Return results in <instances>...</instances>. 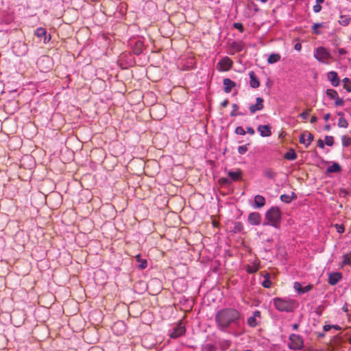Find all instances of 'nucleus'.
Wrapping results in <instances>:
<instances>
[{
  "label": "nucleus",
  "instance_id": "26",
  "mask_svg": "<svg viewBox=\"0 0 351 351\" xmlns=\"http://www.w3.org/2000/svg\"><path fill=\"white\" fill-rule=\"evenodd\" d=\"M350 22V17L348 15H341L339 23L343 26H347Z\"/></svg>",
  "mask_w": 351,
  "mask_h": 351
},
{
  "label": "nucleus",
  "instance_id": "14",
  "mask_svg": "<svg viewBox=\"0 0 351 351\" xmlns=\"http://www.w3.org/2000/svg\"><path fill=\"white\" fill-rule=\"evenodd\" d=\"M258 131L263 137H267L271 135V127L269 125H260Z\"/></svg>",
  "mask_w": 351,
  "mask_h": 351
},
{
  "label": "nucleus",
  "instance_id": "29",
  "mask_svg": "<svg viewBox=\"0 0 351 351\" xmlns=\"http://www.w3.org/2000/svg\"><path fill=\"white\" fill-rule=\"evenodd\" d=\"M342 145L345 147L351 145V137L344 135L341 137Z\"/></svg>",
  "mask_w": 351,
  "mask_h": 351
},
{
  "label": "nucleus",
  "instance_id": "37",
  "mask_svg": "<svg viewBox=\"0 0 351 351\" xmlns=\"http://www.w3.org/2000/svg\"><path fill=\"white\" fill-rule=\"evenodd\" d=\"M334 143L333 137L331 136H325V144L328 146H332Z\"/></svg>",
  "mask_w": 351,
  "mask_h": 351
},
{
  "label": "nucleus",
  "instance_id": "64",
  "mask_svg": "<svg viewBox=\"0 0 351 351\" xmlns=\"http://www.w3.org/2000/svg\"><path fill=\"white\" fill-rule=\"evenodd\" d=\"M349 343H351V337L349 338Z\"/></svg>",
  "mask_w": 351,
  "mask_h": 351
},
{
  "label": "nucleus",
  "instance_id": "52",
  "mask_svg": "<svg viewBox=\"0 0 351 351\" xmlns=\"http://www.w3.org/2000/svg\"><path fill=\"white\" fill-rule=\"evenodd\" d=\"M294 49H295V50H296L298 51H300L301 50V49H302L301 43H298L295 44Z\"/></svg>",
  "mask_w": 351,
  "mask_h": 351
},
{
  "label": "nucleus",
  "instance_id": "6",
  "mask_svg": "<svg viewBox=\"0 0 351 351\" xmlns=\"http://www.w3.org/2000/svg\"><path fill=\"white\" fill-rule=\"evenodd\" d=\"M232 60L225 56L217 64V69L220 72L228 71L232 68Z\"/></svg>",
  "mask_w": 351,
  "mask_h": 351
},
{
  "label": "nucleus",
  "instance_id": "4",
  "mask_svg": "<svg viewBox=\"0 0 351 351\" xmlns=\"http://www.w3.org/2000/svg\"><path fill=\"white\" fill-rule=\"evenodd\" d=\"M313 56L317 61L326 64H329L328 60L331 58L329 51L324 47H319L315 49Z\"/></svg>",
  "mask_w": 351,
  "mask_h": 351
},
{
  "label": "nucleus",
  "instance_id": "49",
  "mask_svg": "<svg viewBox=\"0 0 351 351\" xmlns=\"http://www.w3.org/2000/svg\"><path fill=\"white\" fill-rule=\"evenodd\" d=\"M313 11L315 12V13H317L319 12H320L321 9H322V7L319 4H316L313 6Z\"/></svg>",
  "mask_w": 351,
  "mask_h": 351
},
{
  "label": "nucleus",
  "instance_id": "30",
  "mask_svg": "<svg viewBox=\"0 0 351 351\" xmlns=\"http://www.w3.org/2000/svg\"><path fill=\"white\" fill-rule=\"evenodd\" d=\"M343 88L349 93L351 92V80L346 77L343 80Z\"/></svg>",
  "mask_w": 351,
  "mask_h": 351
},
{
  "label": "nucleus",
  "instance_id": "15",
  "mask_svg": "<svg viewBox=\"0 0 351 351\" xmlns=\"http://www.w3.org/2000/svg\"><path fill=\"white\" fill-rule=\"evenodd\" d=\"M250 86L253 88H256L260 86V82L258 78L256 77L254 71H250Z\"/></svg>",
  "mask_w": 351,
  "mask_h": 351
},
{
  "label": "nucleus",
  "instance_id": "56",
  "mask_svg": "<svg viewBox=\"0 0 351 351\" xmlns=\"http://www.w3.org/2000/svg\"><path fill=\"white\" fill-rule=\"evenodd\" d=\"M317 121V117H315V116H313V117H311V123H315Z\"/></svg>",
  "mask_w": 351,
  "mask_h": 351
},
{
  "label": "nucleus",
  "instance_id": "35",
  "mask_svg": "<svg viewBox=\"0 0 351 351\" xmlns=\"http://www.w3.org/2000/svg\"><path fill=\"white\" fill-rule=\"evenodd\" d=\"M324 27V23H314L312 26V29L313 30V32L317 35L322 34V32L318 29L319 27Z\"/></svg>",
  "mask_w": 351,
  "mask_h": 351
},
{
  "label": "nucleus",
  "instance_id": "40",
  "mask_svg": "<svg viewBox=\"0 0 351 351\" xmlns=\"http://www.w3.org/2000/svg\"><path fill=\"white\" fill-rule=\"evenodd\" d=\"M247 151V145H241L238 147V152L239 154L243 155Z\"/></svg>",
  "mask_w": 351,
  "mask_h": 351
},
{
  "label": "nucleus",
  "instance_id": "17",
  "mask_svg": "<svg viewBox=\"0 0 351 351\" xmlns=\"http://www.w3.org/2000/svg\"><path fill=\"white\" fill-rule=\"evenodd\" d=\"M265 204V199L263 195H256L254 197V208H260L264 206Z\"/></svg>",
  "mask_w": 351,
  "mask_h": 351
},
{
  "label": "nucleus",
  "instance_id": "39",
  "mask_svg": "<svg viewBox=\"0 0 351 351\" xmlns=\"http://www.w3.org/2000/svg\"><path fill=\"white\" fill-rule=\"evenodd\" d=\"M238 109H239V106L237 104H232V111L230 112V116L235 117L237 115L241 114L240 113L237 112Z\"/></svg>",
  "mask_w": 351,
  "mask_h": 351
},
{
  "label": "nucleus",
  "instance_id": "59",
  "mask_svg": "<svg viewBox=\"0 0 351 351\" xmlns=\"http://www.w3.org/2000/svg\"><path fill=\"white\" fill-rule=\"evenodd\" d=\"M346 53V51L343 49H339V54H344Z\"/></svg>",
  "mask_w": 351,
  "mask_h": 351
},
{
  "label": "nucleus",
  "instance_id": "18",
  "mask_svg": "<svg viewBox=\"0 0 351 351\" xmlns=\"http://www.w3.org/2000/svg\"><path fill=\"white\" fill-rule=\"evenodd\" d=\"M35 35L38 38H44V43H46L50 40V37L47 38V31L45 28L39 27L35 31Z\"/></svg>",
  "mask_w": 351,
  "mask_h": 351
},
{
  "label": "nucleus",
  "instance_id": "21",
  "mask_svg": "<svg viewBox=\"0 0 351 351\" xmlns=\"http://www.w3.org/2000/svg\"><path fill=\"white\" fill-rule=\"evenodd\" d=\"M218 345L221 350H226L230 348L231 341L228 339H221L219 340Z\"/></svg>",
  "mask_w": 351,
  "mask_h": 351
},
{
  "label": "nucleus",
  "instance_id": "46",
  "mask_svg": "<svg viewBox=\"0 0 351 351\" xmlns=\"http://www.w3.org/2000/svg\"><path fill=\"white\" fill-rule=\"evenodd\" d=\"M350 263H351V261H350V257L347 254L343 255V265H349V264H350Z\"/></svg>",
  "mask_w": 351,
  "mask_h": 351
},
{
  "label": "nucleus",
  "instance_id": "25",
  "mask_svg": "<svg viewBox=\"0 0 351 351\" xmlns=\"http://www.w3.org/2000/svg\"><path fill=\"white\" fill-rule=\"evenodd\" d=\"M117 329H120V334L124 332L125 331V326L124 323L123 322H116L112 326V330L115 331Z\"/></svg>",
  "mask_w": 351,
  "mask_h": 351
},
{
  "label": "nucleus",
  "instance_id": "24",
  "mask_svg": "<svg viewBox=\"0 0 351 351\" xmlns=\"http://www.w3.org/2000/svg\"><path fill=\"white\" fill-rule=\"evenodd\" d=\"M280 60V55L278 53H271L268 56L267 62L274 64Z\"/></svg>",
  "mask_w": 351,
  "mask_h": 351
},
{
  "label": "nucleus",
  "instance_id": "11",
  "mask_svg": "<svg viewBox=\"0 0 351 351\" xmlns=\"http://www.w3.org/2000/svg\"><path fill=\"white\" fill-rule=\"evenodd\" d=\"M327 78L335 87L338 86L340 84V79L338 77L337 73L335 71L328 72L327 74Z\"/></svg>",
  "mask_w": 351,
  "mask_h": 351
},
{
  "label": "nucleus",
  "instance_id": "43",
  "mask_svg": "<svg viewBox=\"0 0 351 351\" xmlns=\"http://www.w3.org/2000/svg\"><path fill=\"white\" fill-rule=\"evenodd\" d=\"M233 27L235 29H237L238 30H239L240 32H244V28H243V24L241 23H234L233 24Z\"/></svg>",
  "mask_w": 351,
  "mask_h": 351
},
{
  "label": "nucleus",
  "instance_id": "50",
  "mask_svg": "<svg viewBox=\"0 0 351 351\" xmlns=\"http://www.w3.org/2000/svg\"><path fill=\"white\" fill-rule=\"evenodd\" d=\"M336 228H337V231L339 232V233H343L344 232V227L341 225H338L337 224L336 225Z\"/></svg>",
  "mask_w": 351,
  "mask_h": 351
},
{
  "label": "nucleus",
  "instance_id": "44",
  "mask_svg": "<svg viewBox=\"0 0 351 351\" xmlns=\"http://www.w3.org/2000/svg\"><path fill=\"white\" fill-rule=\"evenodd\" d=\"M280 199L282 202L289 203L291 201V198L287 195H282Z\"/></svg>",
  "mask_w": 351,
  "mask_h": 351
},
{
  "label": "nucleus",
  "instance_id": "16",
  "mask_svg": "<svg viewBox=\"0 0 351 351\" xmlns=\"http://www.w3.org/2000/svg\"><path fill=\"white\" fill-rule=\"evenodd\" d=\"M223 84L224 86L223 90L226 93H230L232 89L236 86V84L229 78L223 79Z\"/></svg>",
  "mask_w": 351,
  "mask_h": 351
},
{
  "label": "nucleus",
  "instance_id": "61",
  "mask_svg": "<svg viewBox=\"0 0 351 351\" xmlns=\"http://www.w3.org/2000/svg\"><path fill=\"white\" fill-rule=\"evenodd\" d=\"M325 130L328 131L330 130V125H325Z\"/></svg>",
  "mask_w": 351,
  "mask_h": 351
},
{
  "label": "nucleus",
  "instance_id": "34",
  "mask_svg": "<svg viewBox=\"0 0 351 351\" xmlns=\"http://www.w3.org/2000/svg\"><path fill=\"white\" fill-rule=\"evenodd\" d=\"M136 261L139 263V268L145 269L147 267V261L145 259H141L140 255L136 256Z\"/></svg>",
  "mask_w": 351,
  "mask_h": 351
},
{
  "label": "nucleus",
  "instance_id": "48",
  "mask_svg": "<svg viewBox=\"0 0 351 351\" xmlns=\"http://www.w3.org/2000/svg\"><path fill=\"white\" fill-rule=\"evenodd\" d=\"M310 112L309 110L304 111L302 113L300 114V117H301L303 119L306 120L308 116H309Z\"/></svg>",
  "mask_w": 351,
  "mask_h": 351
},
{
  "label": "nucleus",
  "instance_id": "31",
  "mask_svg": "<svg viewBox=\"0 0 351 351\" xmlns=\"http://www.w3.org/2000/svg\"><path fill=\"white\" fill-rule=\"evenodd\" d=\"M263 175L269 179H273L275 177L276 173L272 169H267L263 171Z\"/></svg>",
  "mask_w": 351,
  "mask_h": 351
},
{
  "label": "nucleus",
  "instance_id": "12",
  "mask_svg": "<svg viewBox=\"0 0 351 351\" xmlns=\"http://www.w3.org/2000/svg\"><path fill=\"white\" fill-rule=\"evenodd\" d=\"M248 221L251 225L258 226L261 222V216L258 213H251L248 216Z\"/></svg>",
  "mask_w": 351,
  "mask_h": 351
},
{
  "label": "nucleus",
  "instance_id": "9",
  "mask_svg": "<svg viewBox=\"0 0 351 351\" xmlns=\"http://www.w3.org/2000/svg\"><path fill=\"white\" fill-rule=\"evenodd\" d=\"M263 99L261 97H257L256 99V104H252L250 106V111L251 114H254L257 111H260L263 109Z\"/></svg>",
  "mask_w": 351,
  "mask_h": 351
},
{
  "label": "nucleus",
  "instance_id": "1",
  "mask_svg": "<svg viewBox=\"0 0 351 351\" xmlns=\"http://www.w3.org/2000/svg\"><path fill=\"white\" fill-rule=\"evenodd\" d=\"M240 313L234 308H227L218 311L215 319L217 328L221 331L227 332L232 326L239 323Z\"/></svg>",
  "mask_w": 351,
  "mask_h": 351
},
{
  "label": "nucleus",
  "instance_id": "27",
  "mask_svg": "<svg viewBox=\"0 0 351 351\" xmlns=\"http://www.w3.org/2000/svg\"><path fill=\"white\" fill-rule=\"evenodd\" d=\"M285 158L289 160H294L297 158V154L293 149H290L285 154Z\"/></svg>",
  "mask_w": 351,
  "mask_h": 351
},
{
  "label": "nucleus",
  "instance_id": "41",
  "mask_svg": "<svg viewBox=\"0 0 351 351\" xmlns=\"http://www.w3.org/2000/svg\"><path fill=\"white\" fill-rule=\"evenodd\" d=\"M293 288L299 294H301L302 287L300 282H295L293 285Z\"/></svg>",
  "mask_w": 351,
  "mask_h": 351
},
{
  "label": "nucleus",
  "instance_id": "55",
  "mask_svg": "<svg viewBox=\"0 0 351 351\" xmlns=\"http://www.w3.org/2000/svg\"><path fill=\"white\" fill-rule=\"evenodd\" d=\"M330 117V114L327 113V114H324V119L325 121H328L329 120Z\"/></svg>",
  "mask_w": 351,
  "mask_h": 351
},
{
  "label": "nucleus",
  "instance_id": "53",
  "mask_svg": "<svg viewBox=\"0 0 351 351\" xmlns=\"http://www.w3.org/2000/svg\"><path fill=\"white\" fill-rule=\"evenodd\" d=\"M247 132L251 135H253L255 133L254 130L252 127H248L247 128Z\"/></svg>",
  "mask_w": 351,
  "mask_h": 351
},
{
  "label": "nucleus",
  "instance_id": "58",
  "mask_svg": "<svg viewBox=\"0 0 351 351\" xmlns=\"http://www.w3.org/2000/svg\"><path fill=\"white\" fill-rule=\"evenodd\" d=\"M332 328H335L337 330H341V327L338 325H332Z\"/></svg>",
  "mask_w": 351,
  "mask_h": 351
},
{
  "label": "nucleus",
  "instance_id": "47",
  "mask_svg": "<svg viewBox=\"0 0 351 351\" xmlns=\"http://www.w3.org/2000/svg\"><path fill=\"white\" fill-rule=\"evenodd\" d=\"M344 104V100L342 98L337 97L335 99V105L336 106H343Z\"/></svg>",
  "mask_w": 351,
  "mask_h": 351
},
{
  "label": "nucleus",
  "instance_id": "19",
  "mask_svg": "<svg viewBox=\"0 0 351 351\" xmlns=\"http://www.w3.org/2000/svg\"><path fill=\"white\" fill-rule=\"evenodd\" d=\"M260 269L259 261H255L252 265H247L246 271L248 274H254Z\"/></svg>",
  "mask_w": 351,
  "mask_h": 351
},
{
  "label": "nucleus",
  "instance_id": "33",
  "mask_svg": "<svg viewBox=\"0 0 351 351\" xmlns=\"http://www.w3.org/2000/svg\"><path fill=\"white\" fill-rule=\"evenodd\" d=\"M337 125L339 128H346L348 126V123L345 117H339Z\"/></svg>",
  "mask_w": 351,
  "mask_h": 351
},
{
  "label": "nucleus",
  "instance_id": "23",
  "mask_svg": "<svg viewBox=\"0 0 351 351\" xmlns=\"http://www.w3.org/2000/svg\"><path fill=\"white\" fill-rule=\"evenodd\" d=\"M341 171V167L340 165L337 163V162H334L332 165L329 166L327 169H326V172L328 173H338Z\"/></svg>",
  "mask_w": 351,
  "mask_h": 351
},
{
  "label": "nucleus",
  "instance_id": "2",
  "mask_svg": "<svg viewBox=\"0 0 351 351\" xmlns=\"http://www.w3.org/2000/svg\"><path fill=\"white\" fill-rule=\"evenodd\" d=\"M282 214L278 207L273 206L265 213V221L263 226H271L277 229L280 228Z\"/></svg>",
  "mask_w": 351,
  "mask_h": 351
},
{
  "label": "nucleus",
  "instance_id": "57",
  "mask_svg": "<svg viewBox=\"0 0 351 351\" xmlns=\"http://www.w3.org/2000/svg\"><path fill=\"white\" fill-rule=\"evenodd\" d=\"M228 104V101L227 99L224 100L222 103H221V106L223 107H226Z\"/></svg>",
  "mask_w": 351,
  "mask_h": 351
},
{
  "label": "nucleus",
  "instance_id": "22",
  "mask_svg": "<svg viewBox=\"0 0 351 351\" xmlns=\"http://www.w3.org/2000/svg\"><path fill=\"white\" fill-rule=\"evenodd\" d=\"M264 277V280L262 282V286L265 288H270L272 285V283L270 280V274L269 273H265L263 274Z\"/></svg>",
  "mask_w": 351,
  "mask_h": 351
},
{
  "label": "nucleus",
  "instance_id": "8",
  "mask_svg": "<svg viewBox=\"0 0 351 351\" xmlns=\"http://www.w3.org/2000/svg\"><path fill=\"white\" fill-rule=\"evenodd\" d=\"M313 138L314 136L313 134L305 132L300 135L299 141L300 143L304 144L306 147H308L313 141Z\"/></svg>",
  "mask_w": 351,
  "mask_h": 351
},
{
  "label": "nucleus",
  "instance_id": "45",
  "mask_svg": "<svg viewBox=\"0 0 351 351\" xmlns=\"http://www.w3.org/2000/svg\"><path fill=\"white\" fill-rule=\"evenodd\" d=\"M313 288V286L311 285H307L305 287H302L301 294L305 293L308 291H309Z\"/></svg>",
  "mask_w": 351,
  "mask_h": 351
},
{
  "label": "nucleus",
  "instance_id": "28",
  "mask_svg": "<svg viewBox=\"0 0 351 351\" xmlns=\"http://www.w3.org/2000/svg\"><path fill=\"white\" fill-rule=\"evenodd\" d=\"M51 60L49 56H43L38 59V64L40 66L43 63H46L49 64L48 68L50 67Z\"/></svg>",
  "mask_w": 351,
  "mask_h": 351
},
{
  "label": "nucleus",
  "instance_id": "5",
  "mask_svg": "<svg viewBox=\"0 0 351 351\" xmlns=\"http://www.w3.org/2000/svg\"><path fill=\"white\" fill-rule=\"evenodd\" d=\"M289 348L293 350H301L304 347V341L301 336L291 334L289 338Z\"/></svg>",
  "mask_w": 351,
  "mask_h": 351
},
{
  "label": "nucleus",
  "instance_id": "36",
  "mask_svg": "<svg viewBox=\"0 0 351 351\" xmlns=\"http://www.w3.org/2000/svg\"><path fill=\"white\" fill-rule=\"evenodd\" d=\"M216 348L211 343H207L203 346L202 351H215Z\"/></svg>",
  "mask_w": 351,
  "mask_h": 351
},
{
  "label": "nucleus",
  "instance_id": "60",
  "mask_svg": "<svg viewBox=\"0 0 351 351\" xmlns=\"http://www.w3.org/2000/svg\"><path fill=\"white\" fill-rule=\"evenodd\" d=\"M337 115L339 117H344V114L341 112H337Z\"/></svg>",
  "mask_w": 351,
  "mask_h": 351
},
{
  "label": "nucleus",
  "instance_id": "42",
  "mask_svg": "<svg viewBox=\"0 0 351 351\" xmlns=\"http://www.w3.org/2000/svg\"><path fill=\"white\" fill-rule=\"evenodd\" d=\"M235 133L239 135H245V131L241 126H238L235 129Z\"/></svg>",
  "mask_w": 351,
  "mask_h": 351
},
{
  "label": "nucleus",
  "instance_id": "63",
  "mask_svg": "<svg viewBox=\"0 0 351 351\" xmlns=\"http://www.w3.org/2000/svg\"><path fill=\"white\" fill-rule=\"evenodd\" d=\"M156 107H154L151 109V113H153V112L154 111Z\"/></svg>",
  "mask_w": 351,
  "mask_h": 351
},
{
  "label": "nucleus",
  "instance_id": "3",
  "mask_svg": "<svg viewBox=\"0 0 351 351\" xmlns=\"http://www.w3.org/2000/svg\"><path fill=\"white\" fill-rule=\"evenodd\" d=\"M275 308L281 312H292L296 306V302L289 298H275L273 300Z\"/></svg>",
  "mask_w": 351,
  "mask_h": 351
},
{
  "label": "nucleus",
  "instance_id": "51",
  "mask_svg": "<svg viewBox=\"0 0 351 351\" xmlns=\"http://www.w3.org/2000/svg\"><path fill=\"white\" fill-rule=\"evenodd\" d=\"M324 144H325V142H324L322 139L318 140L317 145L319 147H320L322 149L324 148Z\"/></svg>",
  "mask_w": 351,
  "mask_h": 351
},
{
  "label": "nucleus",
  "instance_id": "20",
  "mask_svg": "<svg viewBox=\"0 0 351 351\" xmlns=\"http://www.w3.org/2000/svg\"><path fill=\"white\" fill-rule=\"evenodd\" d=\"M228 175L233 181H239L241 179L242 171L240 169L235 171H229Z\"/></svg>",
  "mask_w": 351,
  "mask_h": 351
},
{
  "label": "nucleus",
  "instance_id": "38",
  "mask_svg": "<svg viewBox=\"0 0 351 351\" xmlns=\"http://www.w3.org/2000/svg\"><path fill=\"white\" fill-rule=\"evenodd\" d=\"M232 48L237 51H241L243 50V45L240 43L234 42L232 43Z\"/></svg>",
  "mask_w": 351,
  "mask_h": 351
},
{
  "label": "nucleus",
  "instance_id": "10",
  "mask_svg": "<svg viewBox=\"0 0 351 351\" xmlns=\"http://www.w3.org/2000/svg\"><path fill=\"white\" fill-rule=\"evenodd\" d=\"M185 332V327L180 324L173 329L172 332L170 333V337L173 339L178 338L183 335Z\"/></svg>",
  "mask_w": 351,
  "mask_h": 351
},
{
  "label": "nucleus",
  "instance_id": "13",
  "mask_svg": "<svg viewBox=\"0 0 351 351\" xmlns=\"http://www.w3.org/2000/svg\"><path fill=\"white\" fill-rule=\"evenodd\" d=\"M341 278L342 274L340 272L331 273L328 276V283L334 286L337 285Z\"/></svg>",
  "mask_w": 351,
  "mask_h": 351
},
{
  "label": "nucleus",
  "instance_id": "62",
  "mask_svg": "<svg viewBox=\"0 0 351 351\" xmlns=\"http://www.w3.org/2000/svg\"><path fill=\"white\" fill-rule=\"evenodd\" d=\"M324 1V0H316V2L317 4L322 3Z\"/></svg>",
  "mask_w": 351,
  "mask_h": 351
},
{
  "label": "nucleus",
  "instance_id": "32",
  "mask_svg": "<svg viewBox=\"0 0 351 351\" xmlns=\"http://www.w3.org/2000/svg\"><path fill=\"white\" fill-rule=\"evenodd\" d=\"M326 95L329 98L332 99H335L338 97L337 92L334 89H327Z\"/></svg>",
  "mask_w": 351,
  "mask_h": 351
},
{
  "label": "nucleus",
  "instance_id": "7",
  "mask_svg": "<svg viewBox=\"0 0 351 351\" xmlns=\"http://www.w3.org/2000/svg\"><path fill=\"white\" fill-rule=\"evenodd\" d=\"M261 319V312L259 311H255L253 313V315L248 317L247 322L250 327H256L260 324Z\"/></svg>",
  "mask_w": 351,
  "mask_h": 351
},
{
  "label": "nucleus",
  "instance_id": "54",
  "mask_svg": "<svg viewBox=\"0 0 351 351\" xmlns=\"http://www.w3.org/2000/svg\"><path fill=\"white\" fill-rule=\"evenodd\" d=\"M323 328L324 331L327 332L332 328V325H325Z\"/></svg>",
  "mask_w": 351,
  "mask_h": 351
}]
</instances>
